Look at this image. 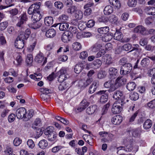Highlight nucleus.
I'll return each instance as SVG.
<instances>
[{
	"label": "nucleus",
	"instance_id": "obj_3",
	"mask_svg": "<svg viewBox=\"0 0 155 155\" xmlns=\"http://www.w3.org/2000/svg\"><path fill=\"white\" fill-rule=\"evenodd\" d=\"M127 81L126 78L122 77H118L116 79L112 88L116 90L118 87L126 83Z\"/></svg>",
	"mask_w": 155,
	"mask_h": 155
},
{
	"label": "nucleus",
	"instance_id": "obj_45",
	"mask_svg": "<svg viewBox=\"0 0 155 155\" xmlns=\"http://www.w3.org/2000/svg\"><path fill=\"white\" fill-rule=\"evenodd\" d=\"M130 97L131 100L133 101H136L139 98L138 94L136 92H134L130 94Z\"/></svg>",
	"mask_w": 155,
	"mask_h": 155
},
{
	"label": "nucleus",
	"instance_id": "obj_15",
	"mask_svg": "<svg viewBox=\"0 0 155 155\" xmlns=\"http://www.w3.org/2000/svg\"><path fill=\"white\" fill-rule=\"evenodd\" d=\"M109 21L112 24L117 25L119 23V19L115 15H112L109 17Z\"/></svg>",
	"mask_w": 155,
	"mask_h": 155
},
{
	"label": "nucleus",
	"instance_id": "obj_59",
	"mask_svg": "<svg viewBox=\"0 0 155 155\" xmlns=\"http://www.w3.org/2000/svg\"><path fill=\"white\" fill-rule=\"evenodd\" d=\"M32 24L31 25V27L34 29H36L39 28L41 26V24L40 23H35Z\"/></svg>",
	"mask_w": 155,
	"mask_h": 155
},
{
	"label": "nucleus",
	"instance_id": "obj_64",
	"mask_svg": "<svg viewBox=\"0 0 155 155\" xmlns=\"http://www.w3.org/2000/svg\"><path fill=\"white\" fill-rule=\"evenodd\" d=\"M106 75V74L105 72L101 71L98 73L97 74V78L100 79H102L105 78Z\"/></svg>",
	"mask_w": 155,
	"mask_h": 155
},
{
	"label": "nucleus",
	"instance_id": "obj_39",
	"mask_svg": "<svg viewBox=\"0 0 155 155\" xmlns=\"http://www.w3.org/2000/svg\"><path fill=\"white\" fill-rule=\"evenodd\" d=\"M82 64L80 63L76 64L74 68V71L77 74L79 73L82 70Z\"/></svg>",
	"mask_w": 155,
	"mask_h": 155
},
{
	"label": "nucleus",
	"instance_id": "obj_2",
	"mask_svg": "<svg viewBox=\"0 0 155 155\" xmlns=\"http://www.w3.org/2000/svg\"><path fill=\"white\" fill-rule=\"evenodd\" d=\"M124 103L116 101L112 105L111 109L112 112L114 114H119L122 110V106Z\"/></svg>",
	"mask_w": 155,
	"mask_h": 155
},
{
	"label": "nucleus",
	"instance_id": "obj_47",
	"mask_svg": "<svg viewBox=\"0 0 155 155\" xmlns=\"http://www.w3.org/2000/svg\"><path fill=\"white\" fill-rule=\"evenodd\" d=\"M27 143L29 149H32L35 146L34 142L32 140L30 139L28 140L27 142Z\"/></svg>",
	"mask_w": 155,
	"mask_h": 155
},
{
	"label": "nucleus",
	"instance_id": "obj_62",
	"mask_svg": "<svg viewBox=\"0 0 155 155\" xmlns=\"http://www.w3.org/2000/svg\"><path fill=\"white\" fill-rule=\"evenodd\" d=\"M56 35V31L54 29L51 28L49 29V38H53Z\"/></svg>",
	"mask_w": 155,
	"mask_h": 155
},
{
	"label": "nucleus",
	"instance_id": "obj_14",
	"mask_svg": "<svg viewBox=\"0 0 155 155\" xmlns=\"http://www.w3.org/2000/svg\"><path fill=\"white\" fill-rule=\"evenodd\" d=\"M122 121V117L120 115H117L114 116L111 119L112 123L115 125L120 124Z\"/></svg>",
	"mask_w": 155,
	"mask_h": 155
},
{
	"label": "nucleus",
	"instance_id": "obj_50",
	"mask_svg": "<svg viewBox=\"0 0 155 155\" xmlns=\"http://www.w3.org/2000/svg\"><path fill=\"white\" fill-rule=\"evenodd\" d=\"M76 8L75 6L73 5L68 8L67 9V12L68 13L70 14H72L74 12H75Z\"/></svg>",
	"mask_w": 155,
	"mask_h": 155
},
{
	"label": "nucleus",
	"instance_id": "obj_22",
	"mask_svg": "<svg viewBox=\"0 0 155 155\" xmlns=\"http://www.w3.org/2000/svg\"><path fill=\"white\" fill-rule=\"evenodd\" d=\"M98 81H93L92 84L89 87L88 92L90 94L94 93L96 91L97 87V84Z\"/></svg>",
	"mask_w": 155,
	"mask_h": 155
},
{
	"label": "nucleus",
	"instance_id": "obj_43",
	"mask_svg": "<svg viewBox=\"0 0 155 155\" xmlns=\"http://www.w3.org/2000/svg\"><path fill=\"white\" fill-rule=\"evenodd\" d=\"M137 3V0H128L127 5L129 7H133L136 5Z\"/></svg>",
	"mask_w": 155,
	"mask_h": 155
},
{
	"label": "nucleus",
	"instance_id": "obj_60",
	"mask_svg": "<svg viewBox=\"0 0 155 155\" xmlns=\"http://www.w3.org/2000/svg\"><path fill=\"white\" fill-rule=\"evenodd\" d=\"M132 145L128 144L124 147V150L127 152H130L132 151Z\"/></svg>",
	"mask_w": 155,
	"mask_h": 155
},
{
	"label": "nucleus",
	"instance_id": "obj_56",
	"mask_svg": "<svg viewBox=\"0 0 155 155\" xmlns=\"http://www.w3.org/2000/svg\"><path fill=\"white\" fill-rule=\"evenodd\" d=\"M8 23L5 21L2 22L0 24V30H5L7 27Z\"/></svg>",
	"mask_w": 155,
	"mask_h": 155
},
{
	"label": "nucleus",
	"instance_id": "obj_54",
	"mask_svg": "<svg viewBox=\"0 0 155 155\" xmlns=\"http://www.w3.org/2000/svg\"><path fill=\"white\" fill-rule=\"evenodd\" d=\"M112 36L110 35H105L102 38V40L105 42H107L110 41L112 38Z\"/></svg>",
	"mask_w": 155,
	"mask_h": 155
},
{
	"label": "nucleus",
	"instance_id": "obj_8",
	"mask_svg": "<svg viewBox=\"0 0 155 155\" xmlns=\"http://www.w3.org/2000/svg\"><path fill=\"white\" fill-rule=\"evenodd\" d=\"M40 91L42 93L40 95L41 98L44 101L47 102L48 98V89L43 87L40 89Z\"/></svg>",
	"mask_w": 155,
	"mask_h": 155
},
{
	"label": "nucleus",
	"instance_id": "obj_46",
	"mask_svg": "<svg viewBox=\"0 0 155 155\" xmlns=\"http://www.w3.org/2000/svg\"><path fill=\"white\" fill-rule=\"evenodd\" d=\"M48 127H47L45 129V128L43 127H42L40 130H38V131L40 132V133L39 134V136H41L43 133V131L44 130L45 134L46 135H48Z\"/></svg>",
	"mask_w": 155,
	"mask_h": 155
},
{
	"label": "nucleus",
	"instance_id": "obj_13",
	"mask_svg": "<svg viewBox=\"0 0 155 155\" xmlns=\"http://www.w3.org/2000/svg\"><path fill=\"white\" fill-rule=\"evenodd\" d=\"M108 72L111 78H115L118 74V71L115 68L110 67L109 68Z\"/></svg>",
	"mask_w": 155,
	"mask_h": 155
},
{
	"label": "nucleus",
	"instance_id": "obj_26",
	"mask_svg": "<svg viewBox=\"0 0 155 155\" xmlns=\"http://www.w3.org/2000/svg\"><path fill=\"white\" fill-rule=\"evenodd\" d=\"M29 77L32 79L36 81H39L42 78V75L41 73H35L34 74H31Z\"/></svg>",
	"mask_w": 155,
	"mask_h": 155
},
{
	"label": "nucleus",
	"instance_id": "obj_38",
	"mask_svg": "<svg viewBox=\"0 0 155 155\" xmlns=\"http://www.w3.org/2000/svg\"><path fill=\"white\" fill-rule=\"evenodd\" d=\"M123 38L122 33L119 31H116L114 35V38L117 40H121Z\"/></svg>",
	"mask_w": 155,
	"mask_h": 155
},
{
	"label": "nucleus",
	"instance_id": "obj_52",
	"mask_svg": "<svg viewBox=\"0 0 155 155\" xmlns=\"http://www.w3.org/2000/svg\"><path fill=\"white\" fill-rule=\"evenodd\" d=\"M20 155H34L33 153L30 152L25 150L22 149L20 151Z\"/></svg>",
	"mask_w": 155,
	"mask_h": 155
},
{
	"label": "nucleus",
	"instance_id": "obj_12",
	"mask_svg": "<svg viewBox=\"0 0 155 155\" xmlns=\"http://www.w3.org/2000/svg\"><path fill=\"white\" fill-rule=\"evenodd\" d=\"M72 35L71 33L66 32L64 33L61 36V40L64 43H67L71 39Z\"/></svg>",
	"mask_w": 155,
	"mask_h": 155
},
{
	"label": "nucleus",
	"instance_id": "obj_17",
	"mask_svg": "<svg viewBox=\"0 0 155 155\" xmlns=\"http://www.w3.org/2000/svg\"><path fill=\"white\" fill-rule=\"evenodd\" d=\"M134 31L135 33H140L143 35L146 33V29L142 25H139L136 27L134 29Z\"/></svg>",
	"mask_w": 155,
	"mask_h": 155
},
{
	"label": "nucleus",
	"instance_id": "obj_25",
	"mask_svg": "<svg viewBox=\"0 0 155 155\" xmlns=\"http://www.w3.org/2000/svg\"><path fill=\"white\" fill-rule=\"evenodd\" d=\"M48 143L47 141L45 140H40L38 144L39 148L44 149L48 146Z\"/></svg>",
	"mask_w": 155,
	"mask_h": 155
},
{
	"label": "nucleus",
	"instance_id": "obj_23",
	"mask_svg": "<svg viewBox=\"0 0 155 155\" xmlns=\"http://www.w3.org/2000/svg\"><path fill=\"white\" fill-rule=\"evenodd\" d=\"M114 85V82L112 80H110L105 82L104 84V87L107 88H110L111 91H113L116 89H113L112 87Z\"/></svg>",
	"mask_w": 155,
	"mask_h": 155
},
{
	"label": "nucleus",
	"instance_id": "obj_16",
	"mask_svg": "<svg viewBox=\"0 0 155 155\" xmlns=\"http://www.w3.org/2000/svg\"><path fill=\"white\" fill-rule=\"evenodd\" d=\"M109 3L113 5L115 9H119L121 7V4L119 0H109Z\"/></svg>",
	"mask_w": 155,
	"mask_h": 155
},
{
	"label": "nucleus",
	"instance_id": "obj_10",
	"mask_svg": "<svg viewBox=\"0 0 155 155\" xmlns=\"http://www.w3.org/2000/svg\"><path fill=\"white\" fill-rule=\"evenodd\" d=\"M113 98L117 100L116 101L124 103V96H123V94L119 91H117L114 92Z\"/></svg>",
	"mask_w": 155,
	"mask_h": 155
},
{
	"label": "nucleus",
	"instance_id": "obj_28",
	"mask_svg": "<svg viewBox=\"0 0 155 155\" xmlns=\"http://www.w3.org/2000/svg\"><path fill=\"white\" fill-rule=\"evenodd\" d=\"M97 109V106L95 105L90 106L86 110V112L88 114H92L95 112Z\"/></svg>",
	"mask_w": 155,
	"mask_h": 155
},
{
	"label": "nucleus",
	"instance_id": "obj_55",
	"mask_svg": "<svg viewBox=\"0 0 155 155\" xmlns=\"http://www.w3.org/2000/svg\"><path fill=\"white\" fill-rule=\"evenodd\" d=\"M57 136V134L56 133H53L52 134V135H51V137L49 136V140L52 142V143H55L56 141V138Z\"/></svg>",
	"mask_w": 155,
	"mask_h": 155
},
{
	"label": "nucleus",
	"instance_id": "obj_27",
	"mask_svg": "<svg viewBox=\"0 0 155 155\" xmlns=\"http://www.w3.org/2000/svg\"><path fill=\"white\" fill-rule=\"evenodd\" d=\"M75 18L77 20H81L83 17V13L80 10H77L74 14Z\"/></svg>",
	"mask_w": 155,
	"mask_h": 155
},
{
	"label": "nucleus",
	"instance_id": "obj_30",
	"mask_svg": "<svg viewBox=\"0 0 155 155\" xmlns=\"http://www.w3.org/2000/svg\"><path fill=\"white\" fill-rule=\"evenodd\" d=\"M69 17L66 14H63L60 15L58 19L59 21L62 22H65L68 20Z\"/></svg>",
	"mask_w": 155,
	"mask_h": 155
},
{
	"label": "nucleus",
	"instance_id": "obj_33",
	"mask_svg": "<svg viewBox=\"0 0 155 155\" xmlns=\"http://www.w3.org/2000/svg\"><path fill=\"white\" fill-rule=\"evenodd\" d=\"M44 22L46 26L45 27V29H42V31L43 32H46L45 35L48 37V33L47 32L48 31V17H45L44 19Z\"/></svg>",
	"mask_w": 155,
	"mask_h": 155
},
{
	"label": "nucleus",
	"instance_id": "obj_32",
	"mask_svg": "<svg viewBox=\"0 0 155 155\" xmlns=\"http://www.w3.org/2000/svg\"><path fill=\"white\" fill-rule=\"evenodd\" d=\"M41 120L39 118L36 119L32 124V127L33 128L36 129L41 125Z\"/></svg>",
	"mask_w": 155,
	"mask_h": 155
},
{
	"label": "nucleus",
	"instance_id": "obj_4",
	"mask_svg": "<svg viewBox=\"0 0 155 155\" xmlns=\"http://www.w3.org/2000/svg\"><path fill=\"white\" fill-rule=\"evenodd\" d=\"M47 58L44 57L41 52H39L35 56V61L38 63L40 64L42 66L44 65L47 62Z\"/></svg>",
	"mask_w": 155,
	"mask_h": 155
},
{
	"label": "nucleus",
	"instance_id": "obj_24",
	"mask_svg": "<svg viewBox=\"0 0 155 155\" xmlns=\"http://www.w3.org/2000/svg\"><path fill=\"white\" fill-rule=\"evenodd\" d=\"M14 56V58H15L16 62H17V63H16L15 61H14V63L17 65H20L22 60L20 54L19 53H15Z\"/></svg>",
	"mask_w": 155,
	"mask_h": 155
},
{
	"label": "nucleus",
	"instance_id": "obj_1",
	"mask_svg": "<svg viewBox=\"0 0 155 155\" xmlns=\"http://www.w3.org/2000/svg\"><path fill=\"white\" fill-rule=\"evenodd\" d=\"M31 33L30 29H27L25 33L20 34L17 38L15 42V47L18 49H21L24 47L25 44V40H26L29 37Z\"/></svg>",
	"mask_w": 155,
	"mask_h": 155
},
{
	"label": "nucleus",
	"instance_id": "obj_19",
	"mask_svg": "<svg viewBox=\"0 0 155 155\" xmlns=\"http://www.w3.org/2000/svg\"><path fill=\"white\" fill-rule=\"evenodd\" d=\"M41 18V15L40 14V12H37L34 13L32 15L31 18L34 23L40 20Z\"/></svg>",
	"mask_w": 155,
	"mask_h": 155
},
{
	"label": "nucleus",
	"instance_id": "obj_51",
	"mask_svg": "<svg viewBox=\"0 0 155 155\" xmlns=\"http://www.w3.org/2000/svg\"><path fill=\"white\" fill-rule=\"evenodd\" d=\"M127 60V58L125 57H123L121 58L119 61V64L120 65H121L123 67H124V65L125 64L128 63Z\"/></svg>",
	"mask_w": 155,
	"mask_h": 155
},
{
	"label": "nucleus",
	"instance_id": "obj_6",
	"mask_svg": "<svg viewBox=\"0 0 155 155\" xmlns=\"http://www.w3.org/2000/svg\"><path fill=\"white\" fill-rule=\"evenodd\" d=\"M132 68L131 64L129 63L125 64L124 67H122L120 71L121 74L124 75H126L130 73Z\"/></svg>",
	"mask_w": 155,
	"mask_h": 155
},
{
	"label": "nucleus",
	"instance_id": "obj_11",
	"mask_svg": "<svg viewBox=\"0 0 155 155\" xmlns=\"http://www.w3.org/2000/svg\"><path fill=\"white\" fill-rule=\"evenodd\" d=\"M97 94L100 95L103 94L100 98V101L101 103H104L107 101L108 94L107 91H101L98 92Z\"/></svg>",
	"mask_w": 155,
	"mask_h": 155
},
{
	"label": "nucleus",
	"instance_id": "obj_9",
	"mask_svg": "<svg viewBox=\"0 0 155 155\" xmlns=\"http://www.w3.org/2000/svg\"><path fill=\"white\" fill-rule=\"evenodd\" d=\"M26 113V110L24 107H20L18 109L16 112L17 117L20 119H23Z\"/></svg>",
	"mask_w": 155,
	"mask_h": 155
},
{
	"label": "nucleus",
	"instance_id": "obj_58",
	"mask_svg": "<svg viewBox=\"0 0 155 155\" xmlns=\"http://www.w3.org/2000/svg\"><path fill=\"white\" fill-rule=\"evenodd\" d=\"M132 48V46L130 44H126L123 46L122 49L124 50L128 51L130 50Z\"/></svg>",
	"mask_w": 155,
	"mask_h": 155
},
{
	"label": "nucleus",
	"instance_id": "obj_61",
	"mask_svg": "<svg viewBox=\"0 0 155 155\" xmlns=\"http://www.w3.org/2000/svg\"><path fill=\"white\" fill-rule=\"evenodd\" d=\"M36 42L35 41L32 45H30L27 48V50L28 52H32L34 50L35 46L36 45Z\"/></svg>",
	"mask_w": 155,
	"mask_h": 155
},
{
	"label": "nucleus",
	"instance_id": "obj_57",
	"mask_svg": "<svg viewBox=\"0 0 155 155\" xmlns=\"http://www.w3.org/2000/svg\"><path fill=\"white\" fill-rule=\"evenodd\" d=\"M89 105V103L86 100H84L82 101L80 104L81 106L84 108V109Z\"/></svg>",
	"mask_w": 155,
	"mask_h": 155
},
{
	"label": "nucleus",
	"instance_id": "obj_5",
	"mask_svg": "<svg viewBox=\"0 0 155 155\" xmlns=\"http://www.w3.org/2000/svg\"><path fill=\"white\" fill-rule=\"evenodd\" d=\"M41 5V3L38 2L32 4L28 8V12L29 15L33 14L34 13L39 12V9Z\"/></svg>",
	"mask_w": 155,
	"mask_h": 155
},
{
	"label": "nucleus",
	"instance_id": "obj_36",
	"mask_svg": "<svg viewBox=\"0 0 155 155\" xmlns=\"http://www.w3.org/2000/svg\"><path fill=\"white\" fill-rule=\"evenodd\" d=\"M59 29L61 31H64L66 30L69 27V25L66 23H60Z\"/></svg>",
	"mask_w": 155,
	"mask_h": 155
},
{
	"label": "nucleus",
	"instance_id": "obj_63",
	"mask_svg": "<svg viewBox=\"0 0 155 155\" xmlns=\"http://www.w3.org/2000/svg\"><path fill=\"white\" fill-rule=\"evenodd\" d=\"M109 106V104H108L104 106L101 111V114L102 115H103L107 113Z\"/></svg>",
	"mask_w": 155,
	"mask_h": 155
},
{
	"label": "nucleus",
	"instance_id": "obj_29",
	"mask_svg": "<svg viewBox=\"0 0 155 155\" xmlns=\"http://www.w3.org/2000/svg\"><path fill=\"white\" fill-rule=\"evenodd\" d=\"M145 11L149 15H155V8L149 6L146 8Z\"/></svg>",
	"mask_w": 155,
	"mask_h": 155
},
{
	"label": "nucleus",
	"instance_id": "obj_49",
	"mask_svg": "<svg viewBox=\"0 0 155 155\" xmlns=\"http://www.w3.org/2000/svg\"><path fill=\"white\" fill-rule=\"evenodd\" d=\"M148 107L151 109H155V99L150 101L147 104Z\"/></svg>",
	"mask_w": 155,
	"mask_h": 155
},
{
	"label": "nucleus",
	"instance_id": "obj_48",
	"mask_svg": "<svg viewBox=\"0 0 155 155\" xmlns=\"http://www.w3.org/2000/svg\"><path fill=\"white\" fill-rule=\"evenodd\" d=\"M93 81V79L92 78H90L89 79L87 80L86 82L87 83V84H84L83 85L82 84L84 83V82H83V81H80L79 82V85L80 86H81V87H86L87 85H88L89 84Z\"/></svg>",
	"mask_w": 155,
	"mask_h": 155
},
{
	"label": "nucleus",
	"instance_id": "obj_21",
	"mask_svg": "<svg viewBox=\"0 0 155 155\" xmlns=\"http://www.w3.org/2000/svg\"><path fill=\"white\" fill-rule=\"evenodd\" d=\"M114 11L113 7L110 5L106 6L104 10V13L105 15H108L112 14Z\"/></svg>",
	"mask_w": 155,
	"mask_h": 155
},
{
	"label": "nucleus",
	"instance_id": "obj_20",
	"mask_svg": "<svg viewBox=\"0 0 155 155\" xmlns=\"http://www.w3.org/2000/svg\"><path fill=\"white\" fill-rule=\"evenodd\" d=\"M102 60L107 64H110L112 63L111 56L108 54H106L104 56H103Z\"/></svg>",
	"mask_w": 155,
	"mask_h": 155
},
{
	"label": "nucleus",
	"instance_id": "obj_18",
	"mask_svg": "<svg viewBox=\"0 0 155 155\" xmlns=\"http://www.w3.org/2000/svg\"><path fill=\"white\" fill-rule=\"evenodd\" d=\"M114 136L113 134L108 133L107 137L101 139V141L103 143H109L114 140Z\"/></svg>",
	"mask_w": 155,
	"mask_h": 155
},
{
	"label": "nucleus",
	"instance_id": "obj_42",
	"mask_svg": "<svg viewBox=\"0 0 155 155\" xmlns=\"http://www.w3.org/2000/svg\"><path fill=\"white\" fill-rule=\"evenodd\" d=\"M150 62V61L148 58H145L142 59L141 64L143 67H145L148 65Z\"/></svg>",
	"mask_w": 155,
	"mask_h": 155
},
{
	"label": "nucleus",
	"instance_id": "obj_40",
	"mask_svg": "<svg viewBox=\"0 0 155 155\" xmlns=\"http://www.w3.org/2000/svg\"><path fill=\"white\" fill-rule=\"evenodd\" d=\"M72 47L76 51L79 50L81 48V44L77 42L74 43L72 45Z\"/></svg>",
	"mask_w": 155,
	"mask_h": 155
},
{
	"label": "nucleus",
	"instance_id": "obj_35",
	"mask_svg": "<svg viewBox=\"0 0 155 155\" xmlns=\"http://www.w3.org/2000/svg\"><path fill=\"white\" fill-rule=\"evenodd\" d=\"M102 62L101 60L98 59L95 60L93 63V67L94 68H98L101 65Z\"/></svg>",
	"mask_w": 155,
	"mask_h": 155
},
{
	"label": "nucleus",
	"instance_id": "obj_34",
	"mask_svg": "<svg viewBox=\"0 0 155 155\" xmlns=\"http://www.w3.org/2000/svg\"><path fill=\"white\" fill-rule=\"evenodd\" d=\"M136 87V84L134 82H131L128 83L126 86L127 88L130 91L134 90Z\"/></svg>",
	"mask_w": 155,
	"mask_h": 155
},
{
	"label": "nucleus",
	"instance_id": "obj_31",
	"mask_svg": "<svg viewBox=\"0 0 155 155\" xmlns=\"http://www.w3.org/2000/svg\"><path fill=\"white\" fill-rule=\"evenodd\" d=\"M109 28L108 26L99 28L97 29L98 32L101 34H105L109 31Z\"/></svg>",
	"mask_w": 155,
	"mask_h": 155
},
{
	"label": "nucleus",
	"instance_id": "obj_7",
	"mask_svg": "<svg viewBox=\"0 0 155 155\" xmlns=\"http://www.w3.org/2000/svg\"><path fill=\"white\" fill-rule=\"evenodd\" d=\"M58 75V81L59 82H62L69 77V75L66 74L65 70L61 69L59 71L57 74Z\"/></svg>",
	"mask_w": 155,
	"mask_h": 155
},
{
	"label": "nucleus",
	"instance_id": "obj_37",
	"mask_svg": "<svg viewBox=\"0 0 155 155\" xmlns=\"http://www.w3.org/2000/svg\"><path fill=\"white\" fill-rule=\"evenodd\" d=\"M33 56L31 54H28L27 55L26 59V62L28 65H31L33 62Z\"/></svg>",
	"mask_w": 155,
	"mask_h": 155
},
{
	"label": "nucleus",
	"instance_id": "obj_53",
	"mask_svg": "<svg viewBox=\"0 0 155 155\" xmlns=\"http://www.w3.org/2000/svg\"><path fill=\"white\" fill-rule=\"evenodd\" d=\"M21 140L18 137L15 138L13 141L14 145L17 146H19L21 143Z\"/></svg>",
	"mask_w": 155,
	"mask_h": 155
},
{
	"label": "nucleus",
	"instance_id": "obj_41",
	"mask_svg": "<svg viewBox=\"0 0 155 155\" xmlns=\"http://www.w3.org/2000/svg\"><path fill=\"white\" fill-rule=\"evenodd\" d=\"M152 125L151 121L150 120H147L143 124V127L145 129L147 130L150 128Z\"/></svg>",
	"mask_w": 155,
	"mask_h": 155
},
{
	"label": "nucleus",
	"instance_id": "obj_44",
	"mask_svg": "<svg viewBox=\"0 0 155 155\" xmlns=\"http://www.w3.org/2000/svg\"><path fill=\"white\" fill-rule=\"evenodd\" d=\"M94 5L93 1L92 0H89L87 3L84 6L83 8L84 9L86 8H90V7H92Z\"/></svg>",
	"mask_w": 155,
	"mask_h": 155
}]
</instances>
